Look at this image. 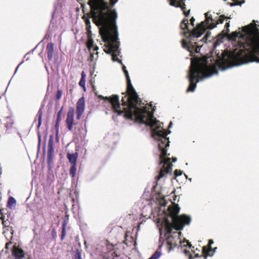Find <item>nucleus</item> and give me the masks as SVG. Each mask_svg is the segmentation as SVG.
I'll return each mask as SVG.
<instances>
[{
	"mask_svg": "<svg viewBox=\"0 0 259 259\" xmlns=\"http://www.w3.org/2000/svg\"><path fill=\"white\" fill-rule=\"evenodd\" d=\"M194 21L195 19L193 18H192L190 20L191 24H190V27H191V29L193 28Z\"/></svg>",
	"mask_w": 259,
	"mask_h": 259,
	"instance_id": "31",
	"label": "nucleus"
},
{
	"mask_svg": "<svg viewBox=\"0 0 259 259\" xmlns=\"http://www.w3.org/2000/svg\"><path fill=\"white\" fill-rule=\"evenodd\" d=\"M62 92L61 90H58L57 91V95H56V97H57V99L58 100H60L62 97Z\"/></svg>",
	"mask_w": 259,
	"mask_h": 259,
	"instance_id": "26",
	"label": "nucleus"
},
{
	"mask_svg": "<svg viewBox=\"0 0 259 259\" xmlns=\"http://www.w3.org/2000/svg\"><path fill=\"white\" fill-rule=\"evenodd\" d=\"M175 174L177 176H181L182 174V171L180 170H176L175 171Z\"/></svg>",
	"mask_w": 259,
	"mask_h": 259,
	"instance_id": "29",
	"label": "nucleus"
},
{
	"mask_svg": "<svg viewBox=\"0 0 259 259\" xmlns=\"http://www.w3.org/2000/svg\"><path fill=\"white\" fill-rule=\"evenodd\" d=\"M205 247H203V251H205Z\"/></svg>",
	"mask_w": 259,
	"mask_h": 259,
	"instance_id": "41",
	"label": "nucleus"
},
{
	"mask_svg": "<svg viewBox=\"0 0 259 259\" xmlns=\"http://www.w3.org/2000/svg\"><path fill=\"white\" fill-rule=\"evenodd\" d=\"M74 259H82L81 257V253L79 251H77L76 252Z\"/></svg>",
	"mask_w": 259,
	"mask_h": 259,
	"instance_id": "25",
	"label": "nucleus"
},
{
	"mask_svg": "<svg viewBox=\"0 0 259 259\" xmlns=\"http://www.w3.org/2000/svg\"><path fill=\"white\" fill-rule=\"evenodd\" d=\"M47 52L48 57L50 60L53 59V53H54V44L52 42H50L48 44L47 46Z\"/></svg>",
	"mask_w": 259,
	"mask_h": 259,
	"instance_id": "13",
	"label": "nucleus"
},
{
	"mask_svg": "<svg viewBox=\"0 0 259 259\" xmlns=\"http://www.w3.org/2000/svg\"><path fill=\"white\" fill-rule=\"evenodd\" d=\"M164 229L165 230L166 233L170 234L172 232L173 226L169 222L166 221L165 223Z\"/></svg>",
	"mask_w": 259,
	"mask_h": 259,
	"instance_id": "17",
	"label": "nucleus"
},
{
	"mask_svg": "<svg viewBox=\"0 0 259 259\" xmlns=\"http://www.w3.org/2000/svg\"><path fill=\"white\" fill-rule=\"evenodd\" d=\"M118 0H90L89 4L91 8H94V14L96 19L99 20V16L102 12L106 13L107 11H115L110 8L108 4L109 1L111 6H114Z\"/></svg>",
	"mask_w": 259,
	"mask_h": 259,
	"instance_id": "7",
	"label": "nucleus"
},
{
	"mask_svg": "<svg viewBox=\"0 0 259 259\" xmlns=\"http://www.w3.org/2000/svg\"><path fill=\"white\" fill-rule=\"evenodd\" d=\"M182 46L183 48L187 49L189 52L192 51L194 49V47H190L185 40H182Z\"/></svg>",
	"mask_w": 259,
	"mask_h": 259,
	"instance_id": "19",
	"label": "nucleus"
},
{
	"mask_svg": "<svg viewBox=\"0 0 259 259\" xmlns=\"http://www.w3.org/2000/svg\"><path fill=\"white\" fill-rule=\"evenodd\" d=\"M206 20L198 24L197 26L191 31L190 24L188 23L187 20H184L181 24V28L184 30L183 34L186 37H199L205 31L206 29H213L216 26V24L212 23V19L209 13L205 14Z\"/></svg>",
	"mask_w": 259,
	"mask_h": 259,
	"instance_id": "5",
	"label": "nucleus"
},
{
	"mask_svg": "<svg viewBox=\"0 0 259 259\" xmlns=\"http://www.w3.org/2000/svg\"><path fill=\"white\" fill-rule=\"evenodd\" d=\"M213 243V241L212 240H209V245H210Z\"/></svg>",
	"mask_w": 259,
	"mask_h": 259,
	"instance_id": "35",
	"label": "nucleus"
},
{
	"mask_svg": "<svg viewBox=\"0 0 259 259\" xmlns=\"http://www.w3.org/2000/svg\"><path fill=\"white\" fill-rule=\"evenodd\" d=\"M172 161H173V162H176V161H177V158H176V157H173V158H172Z\"/></svg>",
	"mask_w": 259,
	"mask_h": 259,
	"instance_id": "36",
	"label": "nucleus"
},
{
	"mask_svg": "<svg viewBox=\"0 0 259 259\" xmlns=\"http://www.w3.org/2000/svg\"><path fill=\"white\" fill-rule=\"evenodd\" d=\"M67 156L71 165L76 164L77 159L78 157L77 153L73 154L68 153Z\"/></svg>",
	"mask_w": 259,
	"mask_h": 259,
	"instance_id": "15",
	"label": "nucleus"
},
{
	"mask_svg": "<svg viewBox=\"0 0 259 259\" xmlns=\"http://www.w3.org/2000/svg\"><path fill=\"white\" fill-rule=\"evenodd\" d=\"M192 257H193V256H192V254H191V255H189V258H190V259H191Z\"/></svg>",
	"mask_w": 259,
	"mask_h": 259,
	"instance_id": "38",
	"label": "nucleus"
},
{
	"mask_svg": "<svg viewBox=\"0 0 259 259\" xmlns=\"http://www.w3.org/2000/svg\"><path fill=\"white\" fill-rule=\"evenodd\" d=\"M195 256H198V254H196V255H195Z\"/></svg>",
	"mask_w": 259,
	"mask_h": 259,
	"instance_id": "42",
	"label": "nucleus"
},
{
	"mask_svg": "<svg viewBox=\"0 0 259 259\" xmlns=\"http://www.w3.org/2000/svg\"><path fill=\"white\" fill-rule=\"evenodd\" d=\"M67 224V221H65V220L62 223V229H66Z\"/></svg>",
	"mask_w": 259,
	"mask_h": 259,
	"instance_id": "30",
	"label": "nucleus"
},
{
	"mask_svg": "<svg viewBox=\"0 0 259 259\" xmlns=\"http://www.w3.org/2000/svg\"><path fill=\"white\" fill-rule=\"evenodd\" d=\"M16 203L15 199L12 197H10L9 199L8 206L11 208H14Z\"/></svg>",
	"mask_w": 259,
	"mask_h": 259,
	"instance_id": "18",
	"label": "nucleus"
},
{
	"mask_svg": "<svg viewBox=\"0 0 259 259\" xmlns=\"http://www.w3.org/2000/svg\"><path fill=\"white\" fill-rule=\"evenodd\" d=\"M63 112V107L59 111L57 114V118L56 120V125H58L61 120V115Z\"/></svg>",
	"mask_w": 259,
	"mask_h": 259,
	"instance_id": "21",
	"label": "nucleus"
},
{
	"mask_svg": "<svg viewBox=\"0 0 259 259\" xmlns=\"http://www.w3.org/2000/svg\"><path fill=\"white\" fill-rule=\"evenodd\" d=\"M87 47L91 54V60L93 61L94 53L92 52V51H97L99 49V47L97 46H94V40L90 35H89L88 36V39L87 42Z\"/></svg>",
	"mask_w": 259,
	"mask_h": 259,
	"instance_id": "11",
	"label": "nucleus"
},
{
	"mask_svg": "<svg viewBox=\"0 0 259 259\" xmlns=\"http://www.w3.org/2000/svg\"><path fill=\"white\" fill-rule=\"evenodd\" d=\"M161 254V252L156 251L149 259H158Z\"/></svg>",
	"mask_w": 259,
	"mask_h": 259,
	"instance_id": "23",
	"label": "nucleus"
},
{
	"mask_svg": "<svg viewBox=\"0 0 259 259\" xmlns=\"http://www.w3.org/2000/svg\"><path fill=\"white\" fill-rule=\"evenodd\" d=\"M179 243H180L181 245V246H189L190 247L191 246V245L187 240H184L183 242H182L181 240L179 241Z\"/></svg>",
	"mask_w": 259,
	"mask_h": 259,
	"instance_id": "24",
	"label": "nucleus"
},
{
	"mask_svg": "<svg viewBox=\"0 0 259 259\" xmlns=\"http://www.w3.org/2000/svg\"><path fill=\"white\" fill-rule=\"evenodd\" d=\"M12 254L15 259H23L25 257V253L23 249L17 246H14Z\"/></svg>",
	"mask_w": 259,
	"mask_h": 259,
	"instance_id": "12",
	"label": "nucleus"
},
{
	"mask_svg": "<svg viewBox=\"0 0 259 259\" xmlns=\"http://www.w3.org/2000/svg\"><path fill=\"white\" fill-rule=\"evenodd\" d=\"M224 1H226L227 0H224Z\"/></svg>",
	"mask_w": 259,
	"mask_h": 259,
	"instance_id": "43",
	"label": "nucleus"
},
{
	"mask_svg": "<svg viewBox=\"0 0 259 259\" xmlns=\"http://www.w3.org/2000/svg\"><path fill=\"white\" fill-rule=\"evenodd\" d=\"M85 78H86V74L84 71H82L81 72V79L79 82V85L82 87L83 89V90L85 91Z\"/></svg>",
	"mask_w": 259,
	"mask_h": 259,
	"instance_id": "16",
	"label": "nucleus"
},
{
	"mask_svg": "<svg viewBox=\"0 0 259 259\" xmlns=\"http://www.w3.org/2000/svg\"><path fill=\"white\" fill-rule=\"evenodd\" d=\"M232 40H237L241 48L239 59H244L242 62L236 63L235 58L232 54L224 55L219 68L225 70L233 66L250 62L259 63V29L255 24L243 27L239 32H232L229 36Z\"/></svg>",
	"mask_w": 259,
	"mask_h": 259,
	"instance_id": "2",
	"label": "nucleus"
},
{
	"mask_svg": "<svg viewBox=\"0 0 259 259\" xmlns=\"http://www.w3.org/2000/svg\"><path fill=\"white\" fill-rule=\"evenodd\" d=\"M38 127H39L41 124V120H42V117L43 112L41 109H39L38 112Z\"/></svg>",
	"mask_w": 259,
	"mask_h": 259,
	"instance_id": "22",
	"label": "nucleus"
},
{
	"mask_svg": "<svg viewBox=\"0 0 259 259\" xmlns=\"http://www.w3.org/2000/svg\"><path fill=\"white\" fill-rule=\"evenodd\" d=\"M11 244V242H9V243H7L6 244V248L7 249H8V246H9V244Z\"/></svg>",
	"mask_w": 259,
	"mask_h": 259,
	"instance_id": "34",
	"label": "nucleus"
},
{
	"mask_svg": "<svg viewBox=\"0 0 259 259\" xmlns=\"http://www.w3.org/2000/svg\"><path fill=\"white\" fill-rule=\"evenodd\" d=\"M74 111V108L71 107L69 108V110L67 113L66 122L67 125L68 129L69 131H71L73 128Z\"/></svg>",
	"mask_w": 259,
	"mask_h": 259,
	"instance_id": "9",
	"label": "nucleus"
},
{
	"mask_svg": "<svg viewBox=\"0 0 259 259\" xmlns=\"http://www.w3.org/2000/svg\"><path fill=\"white\" fill-rule=\"evenodd\" d=\"M76 171V164L71 165V167L70 169V174L73 178L75 176Z\"/></svg>",
	"mask_w": 259,
	"mask_h": 259,
	"instance_id": "20",
	"label": "nucleus"
},
{
	"mask_svg": "<svg viewBox=\"0 0 259 259\" xmlns=\"http://www.w3.org/2000/svg\"><path fill=\"white\" fill-rule=\"evenodd\" d=\"M184 252H185V254H187L188 252V251H187V250L185 249L184 250Z\"/></svg>",
	"mask_w": 259,
	"mask_h": 259,
	"instance_id": "37",
	"label": "nucleus"
},
{
	"mask_svg": "<svg viewBox=\"0 0 259 259\" xmlns=\"http://www.w3.org/2000/svg\"><path fill=\"white\" fill-rule=\"evenodd\" d=\"M66 235V229H62L61 239L63 240Z\"/></svg>",
	"mask_w": 259,
	"mask_h": 259,
	"instance_id": "28",
	"label": "nucleus"
},
{
	"mask_svg": "<svg viewBox=\"0 0 259 259\" xmlns=\"http://www.w3.org/2000/svg\"><path fill=\"white\" fill-rule=\"evenodd\" d=\"M91 8L92 15L95 23L99 27V31L103 41L108 42L105 46L104 51L107 53H112L113 61L121 63V60L118 58L120 52L116 44L117 30L115 24L117 14L115 11H107L100 13L98 20L94 14V8Z\"/></svg>",
	"mask_w": 259,
	"mask_h": 259,
	"instance_id": "3",
	"label": "nucleus"
},
{
	"mask_svg": "<svg viewBox=\"0 0 259 259\" xmlns=\"http://www.w3.org/2000/svg\"><path fill=\"white\" fill-rule=\"evenodd\" d=\"M169 213L172 218V223L176 230H182L185 225H189L191 219L189 216L185 214L177 217L180 211V207L178 205L174 204L168 207Z\"/></svg>",
	"mask_w": 259,
	"mask_h": 259,
	"instance_id": "6",
	"label": "nucleus"
},
{
	"mask_svg": "<svg viewBox=\"0 0 259 259\" xmlns=\"http://www.w3.org/2000/svg\"><path fill=\"white\" fill-rule=\"evenodd\" d=\"M85 110V100L84 97L80 98L76 103L77 119H80Z\"/></svg>",
	"mask_w": 259,
	"mask_h": 259,
	"instance_id": "8",
	"label": "nucleus"
},
{
	"mask_svg": "<svg viewBox=\"0 0 259 259\" xmlns=\"http://www.w3.org/2000/svg\"><path fill=\"white\" fill-rule=\"evenodd\" d=\"M21 64V63H20L18 66V67L16 68V71H17L18 69V67H19V66Z\"/></svg>",
	"mask_w": 259,
	"mask_h": 259,
	"instance_id": "39",
	"label": "nucleus"
},
{
	"mask_svg": "<svg viewBox=\"0 0 259 259\" xmlns=\"http://www.w3.org/2000/svg\"><path fill=\"white\" fill-rule=\"evenodd\" d=\"M207 59L205 57L192 59L189 74L190 85L187 92H193L197 82L217 73L215 67L208 64Z\"/></svg>",
	"mask_w": 259,
	"mask_h": 259,
	"instance_id": "4",
	"label": "nucleus"
},
{
	"mask_svg": "<svg viewBox=\"0 0 259 259\" xmlns=\"http://www.w3.org/2000/svg\"><path fill=\"white\" fill-rule=\"evenodd\" d=\"M200 50V48L199 47H197L196 49H195V52L196 53H198L199 52V51Z\"/></svg>",
	"mask_w": 259,
	"mask_h": 259,
	"instance_id": "33",
	"label": "nucleus"
},
{
	"mask_svg": "<svg viewBox=\"0 0 259 259\" xmlns=\"http://www.w3.org/2000/svg\"><path fill=\"white\" fill-rule=\"evenodd\" d=\"M229 26H230L229 22H227L225 25V27H226V28L228 29Z\"/></svg>",
	"mask_w": 259,
	"mask_h": 259,
	"instance_id": "32",
	"label": "nucleus"
},
{
	"mask_svg": "<svg viewBox=\"0 0 259 259\" xmlns=\"http://www.w3.org/2000/svg\"><path fill=\"white\" fill-rule=\"evenodd\" d=\"M123 70L127 81V95L122 98V107L119 104L118 96L116 95L109 98L100 95L99 97L107 100L113 111L118 115L124 112L126 118L134 119L139 122L149 125L152 130V136L158 142V146L161 151L160 164L162 166L161 170H172V164L170 163V158L165 157L169 142L166 137L167 134L162 129V124L153 118L150 105L142 106L138 104V95L132 87L125 66H123Z\"/></svg>",
	"mask_w": 259,
	"mask_h": 259,
	"instance_id": "1",
	"label": "nucleus"
},
{
	"mask_svg": "<svg viewBox=\"0 0 259 259\" xmlns=\"http://www.w3.org/2000/svg\"><path fill=\"white\" fill-rule=\"evenodd\" d=\"M171 124H172V123H171V122H170V123H169V127H171Z\"/></svg>",
	"mask_w": 259,
	"mask_h": 259,
	"instance_id": "40",
	"label": "nucleus"
},
{
	"mask_svg": "<svg viewBox=\"0 0 259 259\" xmlns=\"http://www.w3.org/2000/svg\"><path fill=\"white\" fill-rule=\"evenodd\" d=\"M180 234L181 232L175 233L173 235L168 236L167 243L170 248L175 247L178 245Z\"/></svg>",
	"mask_w": 259,
	"mask_h": 259,
	"instance_id": "10",
	"label": "nucleus"
},
{
	"mask_svg": "<svg viewBox=\"0 0 259 259\" xmlns=\"http://www.w3.org/2000/svg\"><path fill=\"white\" fill-rule=\"evenodd\" d=\"M54 139L52 136H51L49 140L48 144V154L49 157L51 158L54 152Z\"/></svg>",
	"mask_w": 259,
	"mask_h": 259,
	"instance_id": "14",
	"label": "nucleus"
},
{
	"mask_svg": "<svg viewBox=\"0 0 259 259\" xmlns=\"http://www.w3.org/2000/svg\"><path fill=\"white\" fill-rule=\"evenodd\" d=\"M225 18L224 16H221L218 21L217 24H222L224 22Z\"/></svg>",
	"mask_w": 259,
	"mask_h": 259,
	"instance_id": "27",
	"label": "nucleus"
}]
</instances>
